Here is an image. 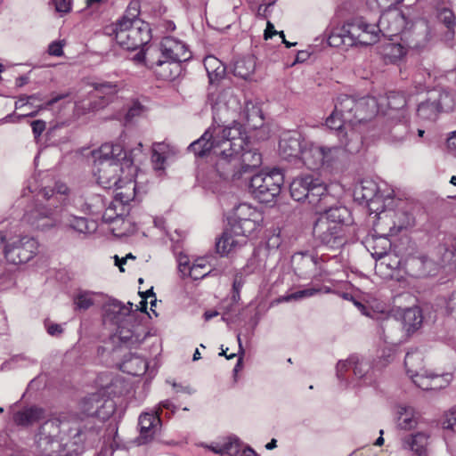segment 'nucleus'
<instances>
[{
	"label": "nucleus",
	"mask_w": 456,
	"mask_h": 456,
	"mask_svg": "<svg viewBox=\"0 0 456 456\" xmlns=\"http://www.w3.org/2000/svg\"><path fill=\"white\" fill-rule=\"evenodd\" d=\"M94 175L97 183L106 189H122L124 180L120 178L122 165L131 166L133 159L128 157L120 143H105L94 153Z\"/></svg>",
	"instance_id": "1"
},
{
	"label": "nucleus",
	"mask_w": 456,
	"mask_h": 456,
	"mask_svg": "<svg viewBox=\"0 0 456 456\" xmlns=\"http://www.w3.org/2000/svg\"><path fill=\"white\" fill-rule=\"evenodd\" d=\"M241 125L233 122L232 126L223 127L212 126L198 140L191 142L188 150L197 157H203L213 152L217 159L225 155L227 147L229 150L241 148L243 140L241 138Z\"/></svg>",
	"instance_id": "2"
},
{
	"label": "nucleus",
	"mask_w": 456,
	"mask_h": 456,
	"mask_svg": "<svg viewBox=\"0 0 456 456\" xmlns=\"http://www.w3.org/2000/svg\"><path fill=\"white\" fill-rule=\"evenodd\" d=\"M262 221L260 212L247 204H240L229 222L230 227L216 241V251L222 255L228 254L233 248L245 242V237L255 232Z\"/></svg>",
	"instance_id": "3"
},
{
	"label": "nucleus",
	"mask_w": 456,
	"mask_h": 456,
	"mask_svg": "<svg viewBox=\"0 0 456 456\" xmlns=\"http://www.w3.org/2000/svg\"><path fill=\"white\" fill-rule=\"evenodd\" d=\"M375 113V101L372 98L355 99L347 94H340L335 100L334 110L326 118L329 128H338L344 124H366Z\"/></svg>",
	"instance_id": "4"
},
{
	"label": "nucleus",
	"mask_w": 456,
	"mask_h": 456,
	"mask_svg": "<svg viewBox=\"0 0 456 456\" xmlns=\"http://www.w3.org/2000/svg\"><path fill=\"white\" fill-rule=\"evenodd\" d=\"M240 135L243 140L241 148L227 150L225 155L216 161V171L223 179H240L242 173L258 167L262 163V156L256 150L247 149L248 144L242 126Z\"/></svg>",
	"instance_id": "5"
},
{
	"label": "nucleus",
	"mask_w": 456,
	"mask_h": 456,
	"mask_svg": "<svg viewBox=\"0 0 456 456\" xmlns=\"http://www.w3.org/2000/svg\"><path fill=\"white\" fill-rule=\"evenodd\" d=\"M110 29L117 43L128 51L144 46L151 38L150 25L143 20H118Z\"/></svg>",
	"instance_id": "6"
},
{
	"label": "nucleus",
	"mask_w": 456,
	"mask_h": 456,
	"mask_svg": "<svg viewBox=\"0 0 456 456\" xmlns=\"http://www.w3.org/2000/svg\"><path fill=\"white\" fill-rule=\"evenodd\" d=\"M289 191L295 200H307L320 211L324 208V202L330 199L324 184L312 175H304L294 178L289 185Z\"/></svg>",
	"instance_id": "7"
},
{
	"label": "nucleus",
	"mask_w": 456,
	"mask_h": 456,
	"mask_svg": "<svg viewBox=\"0 0 456 456\" xmlns=\"http://www.w3.org/2000/svg\"><path fill=\"white\" fill-rule=\"evenodd\" d=\"M283 175L279 169L253 175L249 182V192L260 202L270 203L281 192Z\"/></svg>",
	"instance_id": "8"
},
{
	"label": "nucleus",
	"mask_w": 456,
	"mask_h": 456,
	"mask_svg": "<svg viewBox=\"0 0 456 456\" xmlns=\"http://www.w3.org/2000/svg\"><path fill=\"white\" fill-rule=\"evenodd\" d=\"M4 239L0 246H4V255L7 262L20 265L29 261L36 254L37 241L28 236L11 237L6 231H0Z\"/></svg>",
	"instance_id": "9"
},
{
	"label": "nucleus",
	"mask_w": 456,
	"mask_h": 456,
	"mask_svg": "<svg viewBox=\"0 0 456 456\" xmlns=\"http://www.w3.org/2000/svg\"><path fill=\"white\" fill-rule=\"evenodd\" d=\"M377 28L379 33L390 39L401 35V39L406 42L408 47L419 48L420 46L419 41L410 39V31L406 29V18L403 12L397 8L385 11L379 20Z\"/></svg>",
	"instance_id": "10"
},
{
	"label": "nucleus",
	"mask_w": 456,
	"mask_h": 456,
	"mask_svg": "<svg viewBox=\"0 0 456 456\" xmlns=\"http://www.w3.org/2000/svg\"><path fill=\"white\" fill-rule=\"evenodd\" d=\"M133 304L128 302L127 305H123L120 301L115 300L107 310L114 314L115 322L118 325L117 333L121 342L129 345H137L141 342L140 335L136 334L135 325H130L134 320L132 314Z\"/></svg>",
	"instance_id": "11"
},
{
	"label": "nucleus",
	"mask_w": 456,
	"mask_h": 456,
	"mask_svg": "<svg viewBox=\"0 0 456 456\" xmlns=\"http://www.w3.org/2000/svg\"><path fill=\"white\" fill-rule=\"evenodd\" d=\"M454 107L453 95L446 91L434 90L428 99L422 102L417 110L418 116L424 120H435L439 112L449 111Z\"/></svg>",
	"instance_id": "12"
},
{
	"label": "nucleus",
	"mask_w": 456,
	"mask_h": 456,
	"mask_svg": "<svg viewBox=\"0 0 456 456\" xmlns=\"http://www.w3.org/2000/svg\"><path fill=\"white\" fill-rule=\"evenodd\" d=\"M61 208L47 201L36 203L35 206L25 213L24 220L32 227L38 230L50 229L59 223Z\"/></svg>",
	"instance_id": "13"
},
{
	"label": "nucleus",
	"mask_w": 456,
	"mask_h": 456,
	"mask_svg": "<svg viewBox=\"0 0 456 456\" xmlns=\"http://www.w3.org/2000/svg\"><path fill=\"white\" fill-rule=\"evenodd\" d=\"M421 323L422 314L419 308L409 307L403 311L401 323L395 318L387 317L383 320L380 329L384 336V340L387 343H395L393 331L399 330L401 325L410 332L417 330Z\"/></svg>",
	"instance_id": "14"
},
{
	"label": "nucleus",
	"mask_w": 456,
	"mask_h": 456,
	"mask_svg": "<svg viewBox=\"0 0 456 456\" xmlns=\"http://www.w3.org/2000/svg\"><path fill=\"white\" fill-rule=\"evenodd\" d=\"M314 240L330 248H340L346 243V226H337L326 220H316L313 227Z\"/></svg>",
	"instance_id": "15"
},
{
	"label": "nucleus",
	"mask_w": 456,
	"mask_h": 456,
	"mask_svg": "<svg viewBox=\"0 0 456 456\" xmlns=\"http://www.w3.org/2000/svg\"><path fill=\"white\" fill-rule=\"evenodd\" d=\"M91 86L96 92L97 99L80 104H77V108H82L85 111H96L102 110L112 102L120 90L118 82L98 79L91 83Z\"/></svg>",
	"instance_id": "16"
},
{
	"label": "nucleus",
	"mask_w": 456,
	"mask_h": 456,
	"mask_svg": "<svg viewBox=\"0 0 456 456\" xmlns=\"http://www.w3.org/2000/svg\"><path fill=\"white\" fill-rule=\"evenodd\" d=\"M343 31L349 34L353 45H370L379 41V33L375 24H369L362 19H355L343 26Z\"/></svg>",
	"instance_id": "17"
},
{
	"label": "nucleus",
	"mask_w": 456,
	"mask_h": 456,
	"mask_svg": "<svg viewBox=\"0 0 456 456\" xmlns=\"http://www.w3.org/2000/svg\"><path fill=\"white\" fill-rule=\"evenodd\" d=\"M365 126L366 124L361 126L358 124H344L341 127L331 129L336 131L340 148L350 154H355L362 147Z\"/></svg>",
	"instance_id": "18"
},
{
	"label": "nucleus",
	"mask_w": 456,
	"mask_h": 456,
	"mask_svg": "<svg viewBox=\"0 0 456 456\" xmlns=\"http://www.w3.org/2000/svg\"><path fill=\"white\" fill-rule=\"evenodd\" d=\"M404 365L408 376L417 387L423 390H432V372L423 370L422 354L419 352H408Z\"/></svg>",
	"instance_id": "19"
},
{
	"label": "nucleus",
	"mask_w": 456,
	"mask_h": 456,
	"mask_svg": "<svg viewBox=\"0 0 456 456\" xmlns=\"http://www.w3.org/2000/svg\"><path fill=\"white\" fill-rule=\"evenodd\" d=\"M149 69H152L159 79L172 81L180 76L182 64L159 56L158 49L149 50Z\"/></svg>",
	"instance_id": "20"
},
{
	"label": "nucleus",
	"mask_w": 456,
	"mask_h": 456,
	"mask_svg": "<svg viewBox=\"0 0 456 456\" xmlns=\"http://www.w3.org/2000/svg\"><path fill=\"white\" fill-rule=\"evenodd\" d=\"M157 49L161 58L177 61L180 64L191 56L185 44L172 37H164Z\"/></svg>",
	"instance_id": "21"
},
{
	"label": "nucleus",
	"mask_w": 456,
	"mask_h": 456,
	"mask_svg": "<svg viewBox=\"0 0 456 456\" xmlns=\"http://www.w3.org/2000/svg\"><path fill=\"white\" fill-rule=\"evenodd\" d=\"M301 134L296 131L284 133L279 142V153L286 160L300 159L304 145Z\"/></svg>",
	"instance_id": "22"
},
{
	"label": "nucleus",
	"mask_w": 456,
	"mask_h": 456,
	"mask_svg": "<svg viewBox=\"0 0 456 456\" xmlns=\"http://www.w3.org/2000/svg\"><path fill=\"white\" fill-rule=\"evenodd\" d=\"M353 370V373L356 379H367L371 370V365L369 361L364 358H360L357 355H351L346 361H339L337 364V376L339 379H344V373L349 370Z\"/></svg>",
	"instance_id": "23"
},
{
	"label": "nucleus",
	"mask_w": 456,
	"mask_h": 456,
	"mask_svg": "<svg viewBox=\"0 0 456 456\" xmlns=\"http://www.w3.org/2000/svg\"><path fill=\"white\" fill-rule=\"evenodd\" d=\"M138 426L140 431L139 436L136 439L138 444H146L151 442L159 431L161 426L158 412L142 413L139 417Z\"/></svg>",
	"instance_id": "24"
},
{
	"label": "nucleus",
	"mask_w": 456,
	"mask_h": 456,
	"mask_svg": "<svg viewBox=\"0 0 456 456\" xmlns=\"http://www.w3.org/2000/svg\"><path fill=\"white\" fill-rule=\"evenodd\" d=\"M85 411L88 415L105 420L114 413L115 403L112 399L93 395L85 402Z\"/></svg>",
	"instance_id": "25"
},
{
	"label": "nucleus",
	"mask_w": 456,
	"mask_h": 456,
	"mask_svg": "<svg viewBox=\"0 0 456 456\" xmlns=\"http://www.w3.org/2000/svg\"><path fill=\"white\" fill-rule=\"evenodd\" d=\"M323 146L313 142H305L300 156L304 165L312 170L323 167Z\"/></svg>",
	"instance_id": "26"
},
{
	"label": "nucleus",
	"mask_w": 456,
	"mask_h": 456,
	"mask_svg": "<svg viewBox=\"0 0 456 456\" xmlns=\"http://www.w3.org/2000/svg\"><path fill=\"white\" fill-rule=\"evenodd\" d=\"M59 222L62 223L65 227L78 233L87 234L96 230V224L94 222L88 221L86 217L76 216L68 213L61 215Z\"/></svg>",
	"instance_id": "27"
},
{
	"label": "nucleus",
	"mask_w": 456,
	"mask_h": 456,
	"mask_svg": "<svg viewBox=\"0 0 456 456\" xmlns=\"http://www.w3.org/2000/svg\"><path fill=\"white\" fill-rule=\"evenodd\" d=\"M381 244V250H377L374 248V252H372V256L380 261V265H386L389 269H397L400 266V261L396 256L389 253L391 248V242L388 238L383 237L378 240Z\"/></svg>",
	"instance_id": "28"
},
{
	"label": "nucleus",
	"mask_w": 456,
	"mask_h": 456,
	"mask_svg": "<svg viewBox=\"0 0 456 456\" xmlns=\"http://www.w3.org/2000/svg\"><path fill=\"white\" fill-rule=\"evenodd\" d=\"M257 271L256 257L252 256L248 260L246 265L238 271L233 279L232 283V300L237 302L240 300V292L245 282V275H248Z\"/></svg>",
	"instance_id": "29"
},
{
	"label": "nucleus",
	"mask_w": 456,
	"mask_h": 456,
	"mask_svg": "<svg viewBox=\"0 0 456 456\" xmlns=\"http://www.w3.org/2000/svg\"><path fill=\"white\" fill-rule=\"evenodd\" d=\"M317 220H326L337 226H346V224L350 220V212L344 206H336L325 209Z\"/></svg>",
	"instance_id": "30"
},
{
	"label": "nucleus",
	"mask_w": 456,
	"mask_h": 456,
	"mask_svg": "<svg viewBox=\"0 0 456 456\" xmlns=\"http://www.w3.org/2000/svg\"><path fill=\"white\" fill-rule=\"evenodd\" d=\"M45 411L37 406L26 408L14 415V422L19 426H29L45 419Z\"/></svg>",
	"instance_id": "31"
},
{
	"label": "nucleus",
	"mask_w": 456,
	"mask_h": 456,
	"mask_svg": "<svg viewBox=\"0 0 456 456\" xmlns=\"http://www.w3.org/2000/svg\"><path fill=\"white\" fill-rule=\"evenodd\" d=\"M429 436L425 432H418L414 435L406 436L403 440V447L410 449L418 456L426 454V447L428 444Z\"/></svg>",
	"instance_id": "32"
},
{
	"label": "nucleus",
	"mask_w": 456,
	"mask_h": 456,
	"mask_svg": "<svg viewBox=\"0 0 456 456\" xmlns=\"http://www.w3.org/2000/svg\"><path fill=\"white\" fill-rule=\"evenodd\" d=\"M121 191L116 192L112 206L114 208L126 209V206L134 198L135 184L129 178L123 181Z\"/></svg>",
	"instance_id": "33"
},
{
	"label": "nucleus",
	"mask_w": 456,
	"mask_h": 456,
	"mask_svg": "<svg viewBox=\"0 0 456 456\" xmlns=\"http://www.w3.org/2000/svg\"><path fill=\"white\" fill-rule=\"evenodd\" d=\"M320 258L308 252H299L292 256V261L297 265V269L306 274L307 273L316 270V266Z\"/></svg>",
	"instance_id": "34"
},
{
	"label": "nucleus",
	"mask_w": 456,
	"mask_h": 456,
	"mask_svg": "<svg viewBox=\"0 0 456 456\" xmlns=\"http://www.w3.org/2000/svg\"><path fill=\"white\" fill-rule=\"evenodd\" d=\"M432 262L426 256H412L406 262V268L409 274L414 277H423L429 273L428 266Z\"/></svg>",
	"instance_id": "35"
},
{
	"label": "nucleus",
	"mask_w": 456,
	"mask_h": 456,
	"mask_svg": "<svg viewBox=\"0 0 456 456\" xmlns=\"http://www.w3.org/2000/svg\"><path fill=\"white\" fill-rule=\"evenodd\" d=\"M204 66L211 84L218 82L225 75L224 65L214 56L205 58Z\"/></svg>",
	"instance_id": "36"
},
{
	"label": "nucleus",
	"mask_w": 456,
	"mask_h": 456,
	"mask_svg": "<svg viewBox=\"0 0 456 456\" xmlns=\"http://www.w3.org/2000/svg\"><path fill=\"white\" fill-rule=\"evenodd\" d=\"M244 116L248 125L256 129L264 123L262 110L259 105L252 101H247L244 107Z\"/></svg>",
	"instance_id": "37"
},
{
	"label": "nucleus",
	"mask_w": 456,
	"mask_h": 456,
	"mask_svg": "<svg viewBox=\"0 0 456 456\" xmlns=\"http://www.w3.org/2000/svg\"><path fill=\"white\" fill-rule=\"evenodd\" d=\"M387 105L389 110L387 115L394 118L392 111H396L395 117L404 118L403 108L406 105V99L403 94L399 92H389L387 97Z\"/></svg>",
	"instance_id": "38"
},
{
	"label": "nucleus",
	"mask_w": 456,
	"mask_h": 456,
	"mask_svg": "<svg viewBox=\"0 0 456 456\" xmlns=\"http://www.w3.org/2000/svg\"><path fill=\"white\" fill-rule=\"evenodd\" d=\"M69 422L66 418H55L45 421L40 428V435H46L49 430V436H56L60 432H70Z\"/></svg>",
	"instance_id": "39"
},
{
	"label": "nucleus",
	"mask_w": 456,
	"mask_h": 456,
	"mask_svg": "<svg viewBox=\"0 0 456 456\" xmlns=\"http://www.w3.org/2000/svg\"><path fill=\"white\" fill-rule=\"evenodd\" d=\"M256 61L253 56H246L237 60L233 66L235 76L248 79L255 71Z\"/></svg>",
	"instance_id": "40"
},
{
	"label": "nucleus",
	"mask_w": 456,
	"mask_h": 456,
	"mask_svg": "<svg viewBox=\"0 0 456 456\" xmlns=\"http://www.w3.org/2000/svg\"><path fill=\"white\" fill-rule=\"evenodd\" d=\"M397 426L401 429L410 430L417 426L414 411L410 406H399L397 411Z\"/></svg>",
	"instance_id": "41"
},
{
	"label": "nucleus",
	"mask_w": 456,
	"mask_h": 456,
	"mask_svg": "<svg viewBox=\"0 0 456 456\" xmlns=\"http://www.w3.org/2000/svg\"><path fill=\"white\" fill-rule=\"evenodd\" d=\"M395 120H392L389 125V134L395 142H402L409 134V124L404 118L395 117Z\"/></svg>",
	"instance_id": "42"
},
{
	"label": "nucleus",
	"mask_w": 456,
	"mask_h": 456,
	"mask_svg": "<svg viewBox=\"0 0 456 456\" xmlns=\"http://www.w3.org/2000/svg\"><path fill=\"white\" fill-rule=\"evenodd\" d=\"M395 221L393 225L389 227L391 234H396L403 229H407L414 225V216L406 211H398L395 213Z\"/></svg>",
	"instance_id": "43"
},
{
	"label": "nucleus",
	"mask_w": 456,
	"mask_h": 456,
	"mask_svg": "<svg viewBox=\"0 0 456 456\" xmlns=\"http://www.w3.org/2000/svg\"><path fill=\"white\" fill-rule=\"evenodd\" d=\"M439 251L442 254V261L450 263L456 255V237L449 234L444 237Z\"/></svg>",
	"instance_id": "44"
},
{
	"label": "nucleus",
	"mask_w": 456,
	"mask_h": 456,
	"mask_svg": "<svg viewBox=\"0 0 456 456\" xmlns=\"http://www.w3.org/2000/svg\"><path fill=\"white\" fill-rule=\"evenodd\" d=\"M232 98V94L229 90H223L218 93L216 95L211 93L208 96V102H210L212 109L219 112L223 109H227L228 106V99L231 100Z\"/></svg>",
	"instance_id": "45"
},
{
	"label": "nucleus",
	"mask_w": 456,
	"mask_h": 456,
	"mask_svg": "<svg viewBox=\"0 0 456 456\" xmlns=\"http://www.w3.org/2000/svg\"><path fill=\"white\" fill-rule=\"evenodd\" d=\"M124 366L132 375L140 376L147 370L148 362L142 357L132 356L129 360L124 362Z\"/></svg>",
	"instance_id": "46"
},
{
	"label": "nucleus",
	"mask_w": 456,
	"mask_h": 456,
	"mask_svg": "<svg viewBox=\"0 0 456 456\" xmlns=\"http://www.w3.org/2000/svg\"><path fill=\"white\" fill-rule=\"evenodd\" d=\"M51 194L49 193V191L46 189H44L42 193L44 198L50 202H53L54 205L55 201H60L63 203L65 201V195L69 192V188L66 184L57 183L55 184V187L53 190L51 191Z\"/></svg>",
	"instance_id": "47"
},
{
	"label": "nucleus",
	"mask_w": 456,
	"mask_h": 456,
	"mask_svg": "<svg viewBox=\"0 0 456 456\" xmlns=\"http://www.w3.org/2000/svg\"><path fill=\"white\" fill-rule=\"evenodd\" d=\"M128 384L121 376H115L110 379V385H106L105 388L110 395H121L127 391Z\"/></svg>",
	"instance_id": "48"
},
{
	"label": "nucleus",
	"mask_w": 456,
	"mask_h": 456,
	"mask_svg": "<svg viewBox=\"0 0 456 456\" xmlns=\"http://www.w3.org/2000/svg\"><path fill=\"white\" fill-rule=\"evenodd\" d=\"M323 166L331 167L334 163H336L344 151L340 148V146H323Z\"/></svg>",
	"instance_id": "49"
},
{
	"label": "nucleus",
	"mask_w": 456,
	"mask_h": 456,
	"mask_svg": "<svg viewBox=\"0 0 456 456\" xmlns=\"http://www.w3.org/2000/svg\"><path fill=\"white\" fill-rule=\"evenodd\" d=\"M76 309L86 311L94 305L92 293L88 291H80L74 297Z\"/></svg>",
	"instance_id": "50"
},
{
	"label": "nucleus",
	"mask_w": 456,
	"mask_h": 456,
	"mask_svg": "<svg viewBox=\"0 0 456 456\" xmlns=\"http://www.w3.org/2000/svg\"><path fill=\"white\" fill-rule=\"evenodd\" d=\"M349 34L343 31V28L339 32H332L329 37L328 42L331 46L338 47L339 45L352 46L353 44L348 43Z\"/></svg>",
	"instance_id": "51"
},
{
	"label": "nucleus",
	"mask_w": 456,
	"mask_h": 456,
	"mask_svg": "<svg viewBox=\"0 0 456 456\" xmlns=\"http://www.w3.org/2000/svg\"><path fill=\"white\" fill-rule=\"evenodd\" d=\"M127 212V209L114 208L111 202L110 205L105 209L102 215V220L105 223L110 224L113 223L117 218L122 217L123 216L126 215Z\"/></svg>",
	"instance_id": "52"
},
{
	"label": "nucleus",
	"mask_w": 456,
	"mask_h": 456,
	"mask_svg": "<svg viewBox=\"0 0 456 456\" xmlns=\"http://www.w3.org/2000/svg\"><path fill=\"white\" fill-rule=\"evenodd\" d=\"M385 54L392 61L401 59L405 53V48L401 44H388L385 48Z\"/></svg>",
	"instance_id": "53"
},
{
	"label": "nucleus",
	"mask_w": 456,
	"mask_h": 456,
	"mask_svg": "<svg viewBox=\"0 0 456 456\" xmlns=\"http://www.w3.org/2000/svg\"><path fill=\"white\" fill-rule=\"evenodd\" d=\"M452 380V375L445 373L442 375L432 372V390H438L446 387Z\"/></svg>",
	"instance_id": "54"
},
{
	"label": "nucleus",
	"mask_w": 456,
	"mask_h": 456,
	"mask_svg": "<svg viewBox=\"0 0 456 456\" xmlns=\"http://www.w3.org/2000/svg\"><path fill=\"white\" fill-rule=\"evenodd\" d=\"M319 291H320V289H314V288H308V289L297 290V291H296L294 293H291V294L288 295L285 297V300L286 301H291V300H298V299H302V298H305V297H312V296L315 295Z\"/></svg>",
	"instance_id": "55"
},
{
	"label": "nucleus",
	"mask_w": 456,
	"mask_h": 456,
	"mask_svg": "<svg viewBox=\"0 0 456 456\" xmlns=\"http://www.w3.org/2000/svg\"><path fill=\"white\" fill-rule=\"evenodd\" d=\"M143 111L144 107L139 102H134L126 111V121L132 122L134 118L141 116Z\"/></svg>",
	"instance_id": "56"
},
{
	"label": "nucleus",
	"mask_w": 456,
	"mask_h": 456,
	"mask_svg": "<svg viewBox=\"0 0 456 456\" xmlns=\"http://www.w3.org/2000/svg\"><path fill=\"white\" fill-rule=\"evenodd\" d=\"M103 199L100 195H95L92 198L91 202H86V210L90 214H97L103 207Z\"/></svg>",
	"instance_id": "57"
},
{
	"label": "nucleus",
	"mask_w": 456,
	"mask_h": 456,
	"mask_svg": "<svg viewBox=\"0 0 456 456\" xmlns=\"http://www.w3.org/2000/svg\"><path fill=\"white\" fill-rule=\"evenodd\" d=\"M139 4L137 2H132L127 10L126 11V13L124 14V16L120 19V20H127L129 21H134V20H142L141 19H138V15H139Z\"/></svg>",
	"instance_id": "58"
},
{
	"label": "nucleus",
	"mask_w": 456,
	"mask_h": 456,
	"mask_svg": "<svg viewBox=\"0 0 456 456\" xmlns=\"http://www.w3.org/2000/svg\"><path fill=\"white\" fill-rule=\"evenodd\" d=\"M204 269H206L204 264H194L191 266L188 275L193 280L204 278L208 274V272L204 271Z\"/></svg>",
	"instance_id": "59"
},
{
	"label": "nucleus",
	"mask_w": 456,
	"mask_h": 456,
	"mask_svg": "<svg viewBox=\"0 0 456 456\" xmlns=\"http://www.w3.org/2000/svg\"><path fill=\"white\" fill-rule=\"evenodd\" d=\"M456 424V406L450 409L448 412L444 414V419L442 422L443 428L446 429H452Z\"/></svg>",
	"instance_id": "60"
},
{
	"label": "nucleus",
	"mask_w": 456,
	"mask_h": 456,
	"mask_svg": "<svg viewBox=\"0 0 456 456\" xmlns=\"http://www.w3.org/2000/svg\"><path fill=\"white\" fill-rule=\"evenodd\" d=\"M445 311L448 316L456 321V290L448 297Z\"/></svg>",
	"instance_id": "61"
},
{
	"label": "nucleus",
	"mask_w": 456,
	"mask_h": 456,
	"mask_svg": "<svg viewBox=\"0 0 456 456\" xmlns=\"http://www.w3.org/2000/svg\"><path fill=\"white\" fill-rule=\"evenodd\" d=\"M52 2L59 13L65 14L71 11L72 0H52Z\"/></svg>",
	"instance_id": "62"
},
{
	"label": "nucleus",
	"mask_w": 456,
	"mask_h": 456,
	"mask_svg": "<svg viewBox=\"0 0 456 456\" xmlns=\"http://www.w3.org/2000/svg\"><path fill=\"white\" fill-rule=\"evenodd\" d=\"M439 19L445 24V26L452 29L455 25V20L453 18V13L451 10L444 9L439 15Z\"/></svg>",
	"instance_id": "63"
},
{
	"label": "nucleus",
	"mask_w": 456,
	"mask_h": 456,
	"mask_svg": "<svg viewBox=\"0 0 456 456\" xmlns=\"http://www.w3.org/2000/svg\"><path fill=\"white\" fill-rule=\"evenodd\" d=\"M63 45L59 41L52 42L48 46V53L53 56H61L63 54Z\"/></svg>",
	"instance_id": "64"
}]
</instances>
